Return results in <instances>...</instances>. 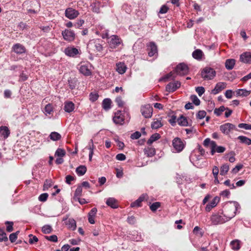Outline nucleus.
<instances>
[{"instance_id":"f257e3e1","label":"nucleus","mask_w":251,"mask_h":251,"mask_svg":"<svg viewBox=\"0 0 251 251\" xmlns=\"http://www.w3.org/2000/svg\"><path fill=\"white\" fill-rule=\"evenodd\" d=\"M240 208V204L237 202L228 201L224 205L222 214L229 221L235 216L236 211Z\"/></svg>"},{"instance_id":"f03ea898","label":"nucleus","mask_w":251,"mask_h":251,"mask_svg":"<svg viewBox=\"0 0 251 251\" xmlns=\"http://www.w3.org/2000/svg\"><path fill=\"white\" fill-rule=\"evenodd\" d=\"M103 41L100 39H93L89 41L87 44V48L90 52L96 53L97 55L102 54Z\"/></svg>"},{"instance_id":"7ed1b4c3","label":"nucleus","mask_w":251,"mask_h":251,"mask_svg":"<svg viewBox=\"0 0 251 251\" xmlns=\"http://www.w3.org/2000/svg\"><path fill=\"white\" fill-rule=\"evenodd\" d=\"M215 75V71L210 67L204 68L201 72V76L204 80H211Z\"/></svg>"},{"instance_id":"20e7f679","label":"nucleus","mask_w":251,"mask_h":251,"mask_svg":"<svg viewBox=\"0 0 251 251\" xmlns=\"http://www.w3.org/2000/svg\"><path fill=\"white\" fill-rule=\"evenodd\" d=\"M210 221L211 224L213 225L223 224L228 221L226 217H225L224 216H222L219 214H212L210 217Z\"/></svg>"},{"instance_id":"39448f33","label":"nucleus","mask_w":251,"mask_h":251,"mask_svg":"<svg viewBox=\"0 0 251 251\" xmlns=\"http://www.w3.org/2000/svg\"><path fill=\"white\" fill-rule=\"evenodd\" d=\"M172 145L176 152L181 151L184 148V144L180 138L176 137L172 141Z\"/></svg>"},{"instance_id":"423d86ee","label":"nucleus","mask_w":251,"mask_h":251,"mask_svg":"<svg viewBox=\"0 0 251 251\" xmlns=\"http://www.w3.org/2000/svg\"><path fill=\"white\" fill-rule=\"evenodd\" d=\"M108 43L111 49H116L122 44V40L117 35H113L111 36L110 40Z\"/></svg>"},{"instance_id":"0eeeda50","label":"nucleus","mask_w":251,"mask_h":251,"mask_svg":"<svg viewBox=\"0 0 251 251\" xmlns=\"http://www.w3.org/2000/svg\"><path fill=\"white\" fill-rule=\"evenodd\" d=\"M176 72L179 75H184L188 74L189 68L187 65L181 63L177 65L176 68Z\"/></svg>"},{"instance_id":"6e6552de","label":"nucleus","mask_w":251,"mask_h":251,"mask_svg":"<svg viewBox=\"0 0 251 251\" xmlns=\"http://www.w3.org/2000/svg\"><path fill=\"white\" fill-rule=\"evenodd\" d=\"M152 107L149 104L142 106L141 108V113L145 118H150L152 116Z\"/></svg>"},{"instance_id":"1a4fd4ad","label":"nucleus","mask_w":251,"mask_h":251,"mask_svg":"<svg viewBox=\"0 0 251 251\" xmlns=\"http://www.w3.org/2000/svg\"><path fill=\"white\" fill-rule=\"evenodd\" d=\"M124 116L122 114L121 111L118 110L115 113L113 118L114 123L116 125H122L124 122Z\"/></svg>"},{"instance_id":"9d476101","label":"nucleus","mask_w":251,"mask_h":251,"mask_svg":"<svg viewBox=\"0 0 251 251\" xmlns=\"http://www.w3.org/2000/svg\"><path fill=\"white\" fill-rule=\"evenodd\" d=\"M235 128V126L230 123H227L221 125L220 126V130L225 134H228L230 131Z\"/></svg>"},{"instance_id":"9b49d317","label":"nucleus","mask_w":251,"mask_h":251,"mask_svg":"<svg viewBox=\"0 0 251 251\" xmlns=\"http://www.w3.org/2000/svg\"><path fill=\"white\" fill-rule=\"evenodd\" d=\"M180 82L178 81L171 82L166 86V91L170 93L174 92L180 86Z\"/></svg>"},{"instance_id":"f8f14e48","label":"nucleus","mask_w":251,"mask_h":251,"mask_svg":"<svg viewBox=\"0 0 251 251\" xmlns=\"http://www.w3.org/2000/svg\"><path fill=\"white\" fill-rule=\"evenodd\" d=\"M148 53L149 56L152 57L157 54V48L155 44L151 42L147 45Z\"/></svg>"},{"instance_id":"ddd939ff","label":"nucleus","mask_w":251,"mask_h":251,"mask_svg":"<svg viewBox=\"0 0 251 251\" xmlns=\"http://www.w3.org/2000/svg\"><path fill=\"white\" fill-rule=\"evenodd\" d=\"M90 67L91 65L88 63L81 65L79 68V72L84 75L89 76L91 75V71L90 69Z\"/></svg>"},{"instance_id":"4468645a","label":"nucleus","mask_w":251,"mask_h":251,"mask_svg":"<svg viewBox=\"0 0 251 251\" xmlns=\"http://www.w3.org/2000/svg\"><path fill=\"white\" fill-rule=\"evenodd\" d=\"M226 86V82H218L216 84L215 88L212 90V93L214 95H216L225 89Z\"/></svg>"},{"instance_id":"2eb2a0df","label":"nucleus","mask_w":251,"mask_h":251,"mask_svg":"<svg viewBox=\"0 0 251 251\" xmlns=\"http://www.w3.org/2000/svg\"><path fill=\"white\" fill-rule=\"evenodd\" d=\"M240 60L246 64H251V52H246L240 56Z\"/></svg>"},{"instance_id":"dca6fc26","label":"nucleus","mask_w":251,"mask_h":251,"mask_svg":"<svg viewBox=\"0 0 251 251\" xmlns=\"http://www.w3.org/2000/svg\"><path fill=\"white\" fill-rule=\"evenodd\" d=\"M12 50L16 53L19 54L25 53L26 51L25 47L19 43L14 45L12 47Z\"/></svg>"},{"instance_id":"f3484780","label":"nucleus","mask_w":251,"mask_h":251,"mask_svg":"<svg viewBox=\"0 0 251 251\" xmlns=\"http://www.w3.org/2000/svg\"><path fill=\"white\" fill-rule=\"evenodd\" d=\"M62 36L65 40L72 41L74 39L75 34L73 31L66 29L62 32Z\"/></svg>"},{"instance_id":"a211bd4d","label":"nucleus","mask_w":251,"mask_h":251,"mask_svg":"<svg viewBox=\"0 0 251 251\" xmlns=\"http://www.w3.org/2000/svg\"><path fill=\"white\" fill-rule=\"evenodd\" d=\"M97 33L100 34L103 39L108 37V31L105 29L103 25H99L98 26Z\"/></svg>"},{"instance_id":"6ab92c4d","label":"nucleus","mask_w":251,"mask_h":251,"mask_svg":"<svg viewBox=\"0 0 251 251\" xmlns=\"http://www.w3.org/2000/svg\"><path fill=\"white\" fill-rule=\"evenodd\" d=\"M203 144L205 147L210 146L211 154L213 155L214 154V149L216 147V142L215 141H211L209 138H206L204 140Z\"/></svg>"},{"instance_id":"aec40b11","label":"nucleus","mask_w":251,"mask_h":251,"mask_svg":"<svg viewBox=\"0 0 251 251\" xmlns=\"http://www.w3.org/2000/svg\"><path fill=\"white\" fill-rule=\"evenodd\" d=\"M77 14V11L72 8H67L65 11L66 16L70 19H73L75 18Z\"/></svg>"},{"instance_id":"412c9836","label":"nucleus","mask_w":251,"mask_h":251,"mask_svg":"<svg viewBox=\"0 0 251 251\" xmlns=\"http://www.w3.org/2000/svg\"><path fill=\"white\" fill-rule=\"evenodd\" d=\"M65 54L70 57H74L78 53V50L77 49L73 47H68L64 50Z\"/></svg>"},{"instance_id":"4be33fe9","label":"nucleus","mask_w":251,"mask_h":251,"mask_svg":"<svg viewBox=\"0 0 251 251\" xmlns=\"http://www.w3.org/2000/svg\"><path fill=\"white\" fill-rule=\"evenodd\" d=\"M127 237L130 240L134 241H139L142 239L141 234H139V233L136 231H134L132 232L129 233Z\"/></svg>"},{"instance_id":"5701e85b","label":"nucleus","mask_w":251,"mask_h":251,"mask_svg":"<svg viewBox=\"0 0 251 251\" xmlns=\"http://www.w3.org/2000/svg\"><path fill=\"white\" fill-rule=\"evenodd\" d=\"M10 134V130L6 126H1L0 127V137H3V138H7Z\"/></svg>"},{"instance_id":"b1692460","label":"nucleus","mask_w":251,"mask_h":251,"mask_svg":"<svg viewBox=\"0 0 251 251\" xmlns=\"http://www.w3.org/2000/svg\"><path fill=\"white\" fill-rule=\"evenodd\" d=\"M204 54L202 51L200 49H197L192 53L193 57L198 60H201Z\"/></svg>"},{"instance_id":"393cba45","label":"nucleus","mask_w":251,"mask_h":251,"mask_svg":"<svg viewBox=\"0 0 251 251\" xmlns=\"http://www.w3.org/2000/svg\"><path fill=\"white\" fill-rule=\"evenodd\" d=\"M126 66L124 63L119 62L116 64V70L120 74H124L126 70Z\"/></svg>"},{"instance_id":"a878e982","label":"nucleus","mask_w":251,"mask_h":251,"mask_svg":"<svg viewBox=\"0 0 251 251\" xmlns=\"http://www.w3.org/2000/svg\"><path fill=\"white\" fill-rule=\"evenodd\" d=\"M106 203L112 208H116L118 207L117 201L113 198H108L106 200Z\"/></svg>"},{"instance_id":"bb28decb","label":"nucleus","mask_w":251,"mask_h":251,"mask_svg":"<svg viewBox=\"0 0 251 251\" xmlns=\"http://www.w3.org/2000/svg\"><path fill=\"white\" fill-rule=\"evenodd\" d=\"M218 201L219 199L217 197H215L209 203L206 205L205 210L209 212L212 208L215 207L217 205Z\"/></svg>"},{"instance_id":"cd10ccee","label":"nucleus","mask_w":251,"mask_h":251,"mask_svg":"<svg viewBox=\"0 0 251 251\" xmlns=\"http://www.w3.org/2000/svg\"><path fill=\"white\" fill-rule=\"evenodd\" d=\"M90 7L92 11L95 13H99L100 12V3L98 1H93L91 2Z\"/></svg>"},{"instance_id":"c85d7f7f","label":"nucleus","mask_w":251,"mask_h":251,"mask_svg":"<svg viewBox=\"0 0 251 251\" xmlns=\"http://www.w3.org/2000/svg\"><path fill=\"white\" fill-rule=\"evenodd\" d=\"M74 108V104L71 101L67 102L64 103V109L67 112L70 113L73 111Z\"/></svg>"},{"instance_id":"c756f323","label":"nucleus","mask_w":251,"mask_h":251,"mask_svg":"<svg viewBox=\"0 0 251 251\" xmlns=\"http://www.w3.org/2000/svg\"><path fill=\"white\" fill-rule=\"evenodd\" d=\"M235 64V60L234 59H228L226 61L225 66L227 70H232Z\"/></svg>"},{"instance_id":"7c9ffc66","label":"nucleus","mask_w":251,"mask_h":251,"mask_svg":"<svg viewBox=\"0 0 251 251\" xmlns=\"http://www.w3.org/2000/svg\"><path fill=\"white\" fill-rule=\"evenodd\" d=\"M236 96L237 97L242 96V97H247L251 93L250 91H247L246 89H238L236 91Z\"/></svg>"},{"instance_id":"2f4dec72","label":"nucleus","mask_w":251,"mask_h":251,"mask_svg":"<svg viewBox=\"0 0 251 251\" xmlns=\"http://www.w3.org/2000/svg\"><path fill=\"white\" fill-rule=\"evenodd\" d=\"M111 100L110 99H105L103 100L102 105L103 108L108 110L111 108Z\"/></svg>"},{"instance_id":"473e14b6","label":"nucleus","mask_w":251,"mask_h":251,"mask_svg":"<svg viewBox=\"0 0 251 251\" xmlns=\"http://www.w3.org/2000/svg\"><path fill=\"white\" fill-rule=\"evenodd\" d=\"M160 138V135L159 133H155L152 134L150 139L147 141V144L151 145L153 142L158 140Z\"/></svg>"},{"instance_id":"72a5a7b5","label":"nucleus","mask_w":251,"mask_h":251,"mask_svg":"<svg viewBox=\"0 0 251 251\" xmlns=\"http://www.w3.org/2000/svg\"><path fill=\"white\" fill-rule=\"evenodd\" d=\"M144 152L148 156L152 157L155 154V150L154 148L148 147L144 149Z\"/></svg>"},{"instance_id":"f704fd0d","label":"nucleus","mask_w":251,"mask_h":251,"mask_svg":"<svg viewBox=\"0 0 251 251\" xmlns=\"http://www.w3.org/2000/svg\"><path fill=\"white\" fill-rule=\"evenodd\" d=\"M50 139L52 141H58L60 139L61 136L57 132H52L49 135Z\"/></svg>"},{"instance_id":"c9c22d12","label":"nucleus","mask_w":251,"mask_h":251,"mask_svg":"<svg viewBox=\"0 0 251 251\" xmlns=\"http://www.w3.org/2000/svg\"><path fill=\"white\" fill-rule=\"evenodd\" d=\"M178 125L182 126H187L188 121L187 118L181 115L177 120Z\"/></svg>"},{"instance_id":"e433bc0d","label":"nucleus","mask_w":251,"mask_h":251,"mask_svg":"<svg viewBox=\"0 0 251 251\" xmlns=\"http://www.w3.org/2000/svg\"><path fill=\"white\" fill-rule=\"evenodd\" d=\"M242 143H244L246 145H251V139L244 136H239L238 137Z\"/></svg>"},{"instance_id":"4c0bfd02","label":"nucleus","mask_w":251,"mask_h":251,"mask_svg":"<svg viewBox=\"0 0 251 251\" xmlns=\"http://www.w3.org/2000/svg\"><path fill=\"white\" fill-rule=\"evenodd\" d=\"M230 246L232 249L234 250H238L240 248L239 241L237 240L231 241Z\"/></svg>"},{"instance_id":"58836bf2","label":"nucleus","mask_w":251,"mask_h":251,"mask_svg":"<svg viewBox=\"0 0 251 251\" xmlns=\"http://www.w3.org/2000/svg\"><path fill=\"white\" fill-rule=\"evenodd\" d=\"M229 170V166L227 164L223 165L221 167L220 175L225 176Z\"/></svg>"},{"instance_id":"ea45409f","label":"nucleus","mask_w":251,"mask_h":251,"mask_svg":"<svg viewBox=\"0 0 251 251\" xmlns=\"http://www.w3.org/2000/svg\"><path fill=\"white\" fill-rule=\"evenodd\" d=\"M163 126L160 120H156V121H154L151 125V127L152 129H157Z\"/></svg>"},{"instance_id":"a19ab883","label":"nucleus","mask_w":251,"mask_h":251,"mask_svg":"<svg viewBox=\"0 0 251 251\" xmlns=\"http://www.w3.org/2000/svg\"><path fill=\"white\" fill-rule=\"evenodd\" d=\"M226 107L224 106H221L219 108H216L214 110V113L217 116H219L221 115L222 112H223L225 110H226Z\"/></svg>"},{"instance_id":"79ce46f5","label":"nucleus","mask_w":251,"mask_h":251,"mask_svg":"<svg viewBox=\"0 0 251 251\" xmlns=\"http://www.w3.org/2000/svg\"><path fill=\"white\" fill-rule=\"evenodd\" d=\"M190 99L193 102V103L195 104L196 105L198 106L200 104V100L199 99V98L197 97L196 95H191L190 97Z\"/></svg>"},{"instance_id":"37998d69","label":"nucleus","mask_w":251,"mask_h":251,"mask_svg":"<svg viewBox=\"0 0 251 251\" xmlns=\"http://www.w3.org/2000/svg\"><path fill=\"white\" fill-rule=\"evenodd\" d=\"M65 154H66L65 151L64 150L60 149V148L57 149V150L56 151L55 153V155H56L58 157H63L65 155Z\"/></svg>"},{"instance_id":"c03bdc74","label":"nucleus","mask_w":251,"mask_h":251,"mask_svg":"<svg viewBox=\"0 0 251 251\" xmlns=\"http://www.w3.org/2000/svg\"><path fill=\"white\" fill-rule=\"evenodd\" d=\"M76 179V177L71 175H67L65 177V182L66 183L71 185L72 182Z\"/></svg>"},{"instance_id":"a18cd8bd","label":"nucleus","mask_w":251,"mask_h":251,"mask_svg":"<svg viewBox=\"0 0 251 251\" xmlns=\"http://www.w3.org/2000/svg\"><path fill=\"white\" fill-rule=\"evenodd\" d=\"M160 205L159 202H155L150 205V208L152 211L154 212L160 207Z\"/></svg>"},{"instance_id":"49530a36","label":"nucleus","mask_w":251,"mask_h":251,"mask_svg":"<svg viewBox=\"0 0 251 251\" xmlns=\"http://www.w3.org/2000/svg\"><path fill=\"white\" fill-rule=\"evenodd\" d=\"M28 236L29 237L28 242L30 244H34L38 241V238L36 236L29 234Z\"/></svg>"},{"instance_id":"de8ad7c7","label":"nucleus","mask_w":251,"mask_h":251,"mask_svg":"<svg viewBox=\"0 0 251 251\" xmlns=\"http://www.w3.org/2000/svg\"><path fill=\"white\" fill-rule=\"evenodd\" d=\"M52 185V181L51 179H46L44 184V190H47Z\"/></svg>"},{"instance_id":"09e8293b","label":"nucleus","mask_w":251,"mask_h":251,"mask_svg":"<svg viewBox=\"0 0 251 251\" xmlns=\"http://www.w3.org/2000/svg\"><path fill=\"white\" fill-rule=\"evenodd\" d=\"M42 231L45 234H49L51 232L52 228L49 225H45L43 226Z\"/></svg>"},{"instance_id":"8fccbe9b","label":"nucleus","mask_w":251,"mask_h":251,"mask_svg":"<svg viewBox=\"0 0 251 251\" xmlns=\"http://www.w3.org/2000/svg\"><path fill=\"white\" fill-rule=\"evenodd\" d=\"M5 225H7L8 226L6 227V231L8 232H12L13 230V225L14 223L13 222L6 221L5 222Z\"/></svg>"},{"instance_id":"3c124183","label":"nucleus","mask_w":251,"mask_h":251,"mask_svg":"<svg viewBox=\"0 0 251 251\" xmlns=\"http://www.w3.org/2000/svg\"><path fill=\"white\" fill-rule=\"evenodd\" d=\"M99 96L97 93H91L89 95V99L92 102L96 101Z\"/></svg>"},{"instance_id":"603ef678","label":"nucleus","mask_w":251,"mask_h":251,"mask_svg":"<svg viewBox=\"0 0 251 251\" xmlns=\"http://www.w3.org/2000/svg\"><path fill=\"white\" fill-rule=\"evenodd\" d=\"M214 153L217 152L218 153L224 152L226 151V148L223 146H218L216 144V147L214 149Z\"/></svg>"},{"instance_id":"864d4df0","label":"nucleus","mask_w":251,"mask_h":251,"mask_svg":"<svg viewBox=\"0 0 251 251\" xmlns=\"http://www.w3.org/2000/svg\"><path fill=\"white\" fill-rule=\"evenodd\" d=\"M52 105L50 103L47 104L45 107V112L46 114H50L52 112Z\"/></svg>"},{"instance_id":"5fc2aeb1","label":"nucleus","mask_w":251,"mask_h":251,"mask_svg":"<svg viewBox=\"0 0 251 251\" xmlns=\"http://www.w3.org/2000/svg\"><path fill=\"white\" fill-rule=\"evenodd\" d=\"M87 171V168L84 165H79V174L80 176L84 175Z\"/></svg>"},{"instance_id":"6e6d98bb","label":"nucleus","mask_w":251,"mask_h":251,"mask_svg":"<svg viewBox=\"0 0 251 251\" xmlns=\"http://www.w3.org/2000/svg\"><path fill=\"white\" fill-rule=\"evenodd\" d=\"M45 238L50 241L53 242H57V237L55 235H52L50 236H46Z\"/></svg>"},{"instance_id":"4d7b16f0","label":"nucleus","mask_w":251,"mask_h":251,"mask_svg":"<svg viewBox=\"0 0 251 251\" xmlns=\"http://www.w3.org/2000/svg\"><path fill=\"white\" fill-rule=\"evenodd\" d=\"M68 222H69V228L75 230L76 227L75 221L73 219H69Z\"/></svg>"},{"instance_id":"13d9d810","label":"nucleus","mask_w":251,"mask_h":251,"mask_svg":"<svg viewBox=\"0 0 251 251\" xmlns=\"http://www.w3.org/2000/svg\"><path fill=\"white\" fill-rule=\"evenodd\" d=\"M238 127L239 128H244L247 130L251 129V125L245 123L239 124L238 125Z\"/></svg>"},{"instance_id":"bf43d9fd","label":"nucleus","mask_w":251,"mask_h":251,"mask_svg":"<svg viewBox=\"0 0 251 251\" xmlns=\"http://www.w3.org/2000/svg\"><path fill=\"white\" fill-rule=\"evenodd\" d=\"M115 102L119 107H122L124 105V102L123 101L121 97H117L115 100Z\"/></svg>"},{"instance_id":"052dcab7","label":"nucleus","mask_w":251,"mask_h":251,"mask_svg":"<svg viewBox=\"0 0 251 251\" xmlns=\"http://www.w3.org/2000/svg\"><path fill=\"white\" fill-rule=\"evenodd\" d=\"M243 167V165L242 164H238L235 166V168H234L231 170V173L233 174H236Z\"/></svg>"},{"instance_id":"680f3d73","label":"nucleus","mask_w":251,"mask_h":251,"mask_svg":"<svg viewBox=\"0 0 251 251\" xmlns=\"http://www.w3.org/2000/svg\"><path fill=\"white\" fill-rule=\"evenodd\" d=\"M8 241V238L7 237V235L6 233L3 231L0 234V242H6Z\"/></svg>"},{"instance_id":"e2e57ef3","label":"nucleus","mask_w":251,"mask_h":251,"mask_svg":"<svg viewBox=\"0 0 251 251\" xmlns=\"http://www.w3.org/2000/svg\"><path fill=\"white\" fill-rule=\"evenodd\" d=\"M196 91L198 94L199 96H201L204 93L205 89L204 87L202 86L197 87L196 88Z\"/></svg>"},{"instance_id":"0e129e2a","label":"nucleus","mask_w":251,"mask_h":251,"mask_svg":"<svg viewBox=\"0 0 251 251\" xmlns=\"http://www.w3.org/2000/svg\"><path fill=\"white\" fill-rule=\"evenodd\" d=\"M48 196L47 193L42 194L39 196L38 199L40 201L44 202L47 201Z\"/></svg>"},{"instance_id":"69168bd1","label":"nucleus","mask_w":251,"mask_h":251,"mask_svg":"<svg viewBox=\"0 0 251 251\" xmlns=\"http://www.w3.org/2000/svg\"><path fill=\"white\" fill-rule=\"evenodd\" d=\"M206 113L204 110H201L199 111V112L197 114V117L198 118L200 119H202L204 118V117L206 116Z\"/></svg>"},{"instance_id":"338daca9","label":"nucleus","mask_w":251,"mask_h":251,"mask_svg":"<svg viewBox=\"0 0 251 251\" xmlns=\"http://www.w3.org/2000/svg\"><path fill=\"white\" fill-rule=\"evenodd\" d=\"M141 135V134L139 131H136L131 135L130 138L132 139H137L140 137Z\"/></svg>"},{"instance_id":"774afa93","label":"nucleus","mask_w":251,"mask_h":251,"mask_svg":"<svg viewBox=\"0 0 251 251\" xmlns=\"http://www.w3.org/2000/svg\"><path fill=\"white\" fill-rule=\"evenodd\" d=\"M168 9H169V8L166 5H163L160 8L159 13H160V14L166 13L167 12Z\"/></svg>"}]
</instances>
